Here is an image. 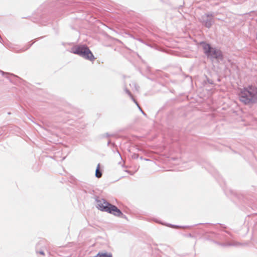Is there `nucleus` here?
<instances>
[{
	"instance_id": "14",
	"label": "nucleus",
	"mask_w": 257,
	"mask_h": 257,
	"mask_svg": "<svg viewBox=\"0 0 257 257\" xmlns=\"http://www.w3.org/2000/svg\"><path fill=\"white\" fill-rule=\"evenodd\" d=\"M34 43V42L32 43H28L27 45V47L26 48H23L22 49H21L20 50L21 52H24V51H25L26 50H28V49H29L32 46V45Z\"/></svg>"
},
{
	"instance_id": "26",
	"label": "nucleus",
	"mask_w": 257,
	"mask_h": 257,
	"mask_svg": "<svg viewBox=\"0 0 257 257\" xmlns=\"http://www.w3.org/2000/svg\"><path fill=\"white\" fill-rule=\"evenodd\" d=\"M117 153L119 154V156H120V153L118 152V150H117Z\"/></svg>"
},
{
	"instance_id": "12",
	"label": "nucleus",
	"mask_w": 257,
	"mask_h": 257,
	"mask_svg": "<svg viewBox=\"0 0 257 257\" xmlns=\"http://www.w3.org/2000/svg\"><path fill=\"white\" fill-rule=\"evenodd\" d=\"M62 4H65V5L69 4V3L65 2V0H59V1H58V2H57V3H55V7H56V8L57 9L58 6Z\"/></svg>"
},
{
	"instance_id": "25",
	"label": "nucleus",
	"mask_w": 257,
	"mask_h": 257,
	"mask_svg": "<svg viewBox=\"0 0 257 257\" xmlns=\"http://www.w3.org/2000/svg\"><path fill=\"white\" fill-rule=\"evenodd\" d=\"M65 44H66V43H64V42H62V45H63V46H65Z\"/></svg>"
},
{
	"instance_id": "2",
	"label": "nucleus",
	"mask_w": 257,
	"mask_h": 257,
	"mask_svg": "<svg viewBox=\"0 0 257 257\" xmlns=\"http://www.w3.org/2000/svg\"><path fill=\"white\" fill-rule=\"evenodd\" d=\"M70 52L77 54L84 59L90 61H93L96 59L89 47L86 45L73 46L71 48Z\"/></svg>"
},
{
	"instance_id": "22",
	"label": "nucleus",
	"mask_w": 257,
	"mask_h": 257,
	"mask_svg": "<svg viewBox=\"0 0 257 257\" xmlns=\"http://www.w3.org/2000/svg\"><path fill=\"white\" fill-rule=\"evenodd\" d=\"M111 146H112V147H113V148H114V147H116V145H115L114 143H111Z\"/></svg>"
},
{
	"instance_id": "20",
	"label": "nucleus",
	"mask_w": 257,
	"mask_h": 257,
	"mask_svg": "<svg viewBox=\"0 0 257 257\" xmlns=\"http://www.w3.org/2000/svg\"><path fill=\"white\" fill-rule=\"evenodd\" d=\"M110 136V135H109L108 133H106L103 135V137H109Z\"/></svg>"
},
{
	"instance_id": "3",
	"label": "nucleus",
	"mask_w": 257,
	"mask_h": 257,
	"mask_svg": "<svg viewBox=\"0 0 257 257\" xmlns=\"http://www.w3.org/2000/svg\"><path fill=\"white\" fill-rule=\"evenodd\" d=\"M205 55L210 59H220L223 58L222 52L216 48H212L211 45L204 41L200 43Z\"/></svg>"
},
{
	"instance_id": "27",
	"label": "nucleus",
	"mask_w": 257,
	"mask_h": 257,
	"mask_svg": "<svg viewBox=\"0 0 257 257\" xmlns=\"http://www.w3.org/2000/svg\"><path fill=\"white\" fill-rule=\"evenodd\" d=\"M145 160H146V161H150V160L148 159H145Z\"/></svg>"
},
{
	"instance_id": "6",
	"label": "nucleus",
	"mask_w": 257,
	"mask_h": 257,
	"mask_svg": "<svg viewBox=\"0 0 257 257\" xmlns=\"http://www.w3.org/2000/svg\"><path fill=\"white\" fill-rule=\"evenodd\" d=\"M210 237H213L219 241H224L225 242H228L227 241L230 238L224 233H218L215 232H211Z\"/></svg>"
},
{
	"instance_id": "21",
	"label": "nucleus",
	"mask_w": 257,
	"mask_h": 257,
	"mask_svg": "<svg viewBox=\"0 0 257 257\" xmlns=\"http://www.w3.org/2000/svg\"><path fill=\"white\" fill-rule=\"evenodd\" d=\"M138 157H139V155L138 154H134V156H133V158H135V159L138 158Z\"/></svg>"
},
{
	"instance_id": "1",
	"label": "nucleus",
	"mask_w": 257,
	"mask_h": 257,
	"mask_svg": "<svg viewBox=\"0 0 257 257\" xmlns=\"http://www.w3.org/2000/svg\"><path fill=\"white\" fill-rule=\"evenodd\" d=\"M239 100L245 105L257 103V86L248 85L240 89L239 93Z\"/></svg>"
},
{
	"instance_id": "8",
	"label": "nucleus",
	"mask_w": 257,
	"mask_h": 257,
	"mask_svg": "<svg viewBox=\"0 0 257 257\" xmlns=\"http://www.w3.org/2000/svg\"><path fill=\"white\" fill-rule=\"evenodd\" d=\"M212 241L214 243H215L219 245L224 246V247L230 246H238L241 244L240 242L235 241H233L232 242H223V243H221L218 241H215L214 240H212Z\"/></svg>"
},
{
	"instance_id": "5",
	"label": "nucleus",
	"mask_w": 257,
	"mask_h": 257,
	"mask_svg": "<svg viewBox=\"0 0 257 257\" xmlns=\"http://www.w3.org/2000/svg\"><path fill=\"white\" fill-rule=\"evenodd\" d=\"M95 200L97 202L96 207L97 209L100 211L107 212L106 209L110 206L111 204L107 202L106 199H99L98 197H97Z\"/></svg>"
},
{
	"instance_id": "7",
	"label": "nucleus",
	"mask_w": 257,
	"mask_h": 257,
	"mask_svg": "<svg viewBox=\"0 0 257 257\" xmlns=\"http://www.w3.org/2000/svg\"><path fill=\"white\" fill-rule=\"evenodd\" d=\"M107 212L112 214L115 216H118L119 215H122L121 211L116 206L111 204L110 206L107 209Z\"/></svg>"
},
{
	"instance_id": "16",
	"label": "nucleus",
	"mask_w": 257,
	"mask_h": 257,
	"mask_svg": "<svg viewBox=\"0 0 257 257\" xmlns=\"http://www.w3.org/2000/svg\"><path fill=\"white\" fill-rule=\"evenodd\" d=\"M167 226L171 227L172 228H181L182 227V226H179V225H173L171 224H168L166 225Z\"/></svg>"
},
{
	"instance_id": "24",
	"label": "nucleus",
	"mask_w": 257,
	"mask_h": 257,
	"mask_svg": "<svg viewBox=\"0 0 257 257\" xmlns=\"http://www.w3.org/2000/svg\"><path fill=\"white\" fill-rule=\"evenodd\" d=\"M225 232L226 233H228V234H229L230 235H231V234H230L229 232H228V231H225Z\"/></svg>"
},
{
	"instance_id": "28",
	"label": "nucleus",
	"mask_w": 257,
	"mask_h": 257,
	"mask_svg": "<svg viewBox=\"0 0 257 257\" xmlns=\"http://www.w3.org/2000/svg\"><path fill=\"white\" fill-rule=\"evenodd\" d=\"M256 39L257 40V32H256Z\"/></svg>"
},
{
	"instance_id": "9",
	"label": "nucleus",
	"mask_w": 257,
	"mask_h": 257,
	"mask_svg": "<svg viewBox=\"0 0 257 257\" xmlns=\"http://www.w3.org/2000/svg\"><path fill=\"white\" fill-rule=\"evenodd\" d=\"M100 164L97 165L96 171H95V176L96 177L99 178L102 176V172L99 169Z\"/></svg>"
},
{
	"instance_id": "4",
	"label": "nucleus",
	"mask_w": 257,
	"mask_h": 257,
	"mask_svg": "<svg viewBox=\"0 0 257 257\" xmlns=\"http://www.w3.org/2000/svg\"><path fill=\"white\" fill-rule=\"evenodd\" d=\"M214 17L215 14L214 13L209 12L201 16L199 21L205 27L210 28L214 23Z\"/></svg>"
},
{
	"instance_id": "13",
	"label": "nucleus",
	"mask_w": 257,
	"mask_h": 257,
	"mask_svg": "<svg viewBox=\"0 0 257 257\" xmlns=\"http://www.w3.org/2000/svg\"><path fill=\"white\" fill-rule=\"evenodd\" d=\"M0 73H1L2 74V75H6L7 76H6V78H8V79H10L9 77L8 76V75H11V76H13L14 77H17L15 75H14V74H12V73H8V72H4L2 70H0Z\"/></svg>"
},
{
	"instance_id": "15",
	"label": "nucleus",
	"mask_w": 257,
	"mask_h": 257,
	"mask_svg": "<svg viewBox=\"0 0 257 257\" xmlns=\"http://www.w3.org/2000/svg\"><path fill=\"white\" fill-rule=\"evenodd\" d=\"M41 242H39L37 245H36V251L37 253H40L42 255H44L45 254V253H44V251L43 250H40V251H38L37 248L38 247V246H39V244H40Z\"/></svg>"
},
{
	"instance_id": "11",
	"label": "nucleus",
	"mask_w": 257,
	"mask_h": 257,
	"mask_svg": "<svg viewBox=\"0 0 257 257\" xmlns=\"http://www.w3.org/2000/svg\"><path fill=\"white\" fill-rule=\"evenodd\" d=\"M96 257H112L110 253H101L99 252L96 256Z\"/></svg>"
},
{
	"instance_id": "18",
	"label": "nucleus",
	"mask_w": 257,
	"mask_h": 257,
	"mask_svg": "<svg viewBox=\"0 0 257 257\" xmlns=\"http://www.w3.org/2000/svg\"><path fill=\"white\" fill-rule=\"evenodd\" d=\"M138 106V107H139L140 110L141 111V112L145 116L147 115L146 113L142 110V109L141 108V107L139 106V105H137Z\"/></svg>"
},
{
	"instance_id": "10",
	"label": "nucleus",
	"mask_w": 257,
	"mask_h": 257,
	"mask_svg": "<svg viewBox=\"0 0 257 257\" xmlns=\"http://www.w3.org/2000/svg\"><path fill=\"white\" fill-rule=\"evenodd\" d=\"M125 92L131 97V98H132V99L133 100V101L137 104V105H138V102L136 101V100L134 98L132 94L131 93V92H130V91L127 89V88H125Z\"/></svg>"
},
{
	"instance_id": "17",
	"label": "nucleus",
	"mask_w": 257,
	"mask_h": 257,
	"mask_svg": "<svg viewBox=\"0 0 257 257\" xmlns=\"http://www.w3.org/2000/svg\"><path fill=\"white\" fill-rule=\"evenodd\" d=\"M118 217H119L120 218H124L125 219H127L126 216L125 215L123 214L122 212V215H119V216Z\"/></svg>"
},
{
	"instance_id": "23",
	"label": "nucleus",
	"mask_w": 257,
	"mask_h": 257,
	"mask_svg": "<svg viewBox=\"0 0 257 257\" xmlns=\"http://www.w3.org/2000/svg\"><path fill=\"white\" fill-rule=\"evenodd\" d=\"M111 143V142H110V140H108V142H107V145L108 146L109 145H110Z\"/></svg>"
},
{
	"instance_id": "19",
	"label": "nucleus",
	"mask_w": 257,
	"mask_h": 257,
	"mask_svg": "<svg viewBox=\"0 0 257 257\" xmlns=\"http://www.w3.org/2000/svg\"><path fill=\"white\" fill-rule=\"evenodd\" d=\"M207 80L209 84H213V81L212 80L207 78Z\"/></svg>"
}]
</instances>
